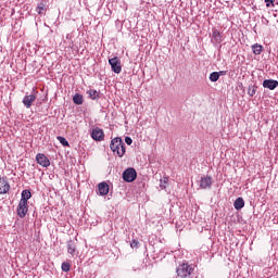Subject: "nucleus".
Instances as JSON below:
<instances>
[{
    "instance_id": "nucleus-12",
    "label": "nucleus",
    "mask_w": 278,
    "mask_h": 278,
    "mask_svg": "<svg viewBox=\"0 0 278 278\" xmlns=\"http://www.w3.org/2000/svg\"><path fill=\"white\" fill-rule=\"evenodd\" d=\"M36 101V94H29V96H25L23 98L22 103L27 108H31V105L34 104V102Z\"/></svg>"
},
{
    "instance_id": "nucleus-3",
    "label": "nucleus",
    "mask_w": 278,
    "mask_h": 278,
    "mask_svg": "<svg viewBox=\"0 0 278 278\" xmlns=\"http://www.w3.org/2000/svg\"><path fill=\"white\" fill-rule=\"evenodd\" d=\"M136 177H138V173L134 167H129L123 173V179L124 181H127V184H131V181H136Z\"/></svg>"
},
{
    "instance_id": "nucleus-22",
    "label": "nucleus",
    "mask_w": 278,
    "mask_h": 278,
    "mask_svg": "<svg viewBox=\"0 0 278 278\" xmlns=\"http://www.w3.org/2000/svg\"><path fill=\"white\" fill-rule=\"evenodd\" d=\"M56 140H59L63 147H68V140H66V138L59 136L56 137Z\"/></svg>"
},
{
    "instance_id": "nucleus-15",
    "label": "nucleus",
    "mask_w": 278,
    "mask_h": 278,
    "mask_svg": "<svg viewBox=\"0 0 278 278\" xmlns=\"http://www.w3.org/2000/svg\"><path fill=\"white\" fill-rule=\"evenodd\" d=\"M29 199H31V191L23 190L20 203H26L27 204V201H29Z\"/></svg>"
},
{
    "instance_id": "nucleus-17",
    "label": "nucleus",
    "mask_w": 278,
    "mask_h": 278,
    "mask_svg": "<svg viewBox=\"0 0 278 278\" xmlns=\"http://www.w3.org/2000/svg\"><path fill=\"white\" fill-rule=\"evenodd\" d=\"M235 210H242L244 207V199L238 198L233 203Z\"/></svg>"
},
{
    "instance_id": "nucleus-14",
    "label": "nucleus",
    "mask_w": 278,
    "mask_h": 278,
    "mask_svg": "<svg viewBox=\"0 0 278 278\" xmlns=\"http://www.w3.org/2000/svg\"><path fill=\"white\" fill-rule=\"evenodd\" d=\"M10 190V184L5 178H0V194H5Z\"/></svg>"
},
{
    "instance_id": "nucleus-10",
    "label": "nucleus",
    "mask_w": 278,
    "mask_h": 278,
    "mask_svg": "<svg viewBox=\"0 0 278 278\" xmlns=\"http://www.w3.org/2000/svg\"><path fill=\"white\" fill-rule=\"evenodd\" d=\"M67 247V253L72 256H75V253H77V242L73 240H68L66 243Z\"/></svg>"
},
{
    "instance_id": "nucleus-4",
    "label": "nucleus",
    "mask_w": 278,
    "mask_h": 278,
    "mask_svg": "<svg viewBox=\"0 0 278 278\" xmlns=\"http://www.w3.org/2000/svg\"><path fill=\"white\" fill-rule=\"evenodd\" d=\"M109 64L111 65L113 73H116L117 75L121 73V71H123L121 59H118V56L110 59Z\"/></svg>"
},
{
    "instance_id": "nucleus-1",
    "label": "nucleus",
    "mask_w": 278,
    "mask_h": 278,
    "mask_svg": "<svg viewBox=\"0 0 278 278\" xmlns=\"http://www.w3.org/2000/svg\"><path fill=\"white\" fill-rule=\"evenodd\" d=\"M110 149L113 151L114 155H117V157H123V155H125V142H123V139L119 137H115L111 140Z\"/></svg>"
},
{
    "instance_id": "nucleus-16",
    "label": "nucleus",
    "mask_w": 278,
    "mask_h": 278,
    "mask_svg": "<svg viewBox=\"0 0 278 278\" xmlns=\"http://www.w3.org/2000/svg\"><path fill=\"white\" fill-rule=\"evenodd\" d=\"M87 94L89 96V98H91L92 101H98V99H100V92L94 90V89H89L87 90Z\"/></svg>"
},
{
    "instance_id": "nucleus-6",
    "label": "nucleus",
    "mask_w": 278,
    "mask_h": 278,
    "mask_svg": "<svg viewBox=\"0 0 278 278\" xmlns=\"http://www.w3.org/2000/svg\"><path fill=\"white\" fill-rule=\"evenodd\" d=\"M91 138L97 142H101L105 138V132H103V129L97 127L92 130Z\"/></svg>"
},
{
    "instance_id": "nucleus-20",
    "label": "nucleus",
    "mask_w": 278,
    "mask_h": 278,
    "mask_svg": "<svg viewBox=\"0 0 278 278\" xmlns=\"http://www.w3.org/2000/svg\"><path fill=\"white\" fill-rule=\"evenodd\" d=\"M208 79H210V81H218V79H220V76H219L218 72H213L210 74Z\"/></svg>"
},
{
    "instance_id": "nucleus-21",
    "label": "nucleus",
    "mask_w": 278,
    "mask_h": 278,
    "mask_svg": "<svg viewBox=\"0 0 278 278\" xmlns=\"http://www.w3.org/2000/svg\"><path fill=\"white\" fill-rule=\"evenodd\" d=\"M257 92V87L256 86H250L248 89V94L249 97H255V93Z\"/></svg>"
},
{
    "instance_id": "nucleus-19",
    "label": "nucleus",
    "mask_w": 278,
    "mask_h": 278,
    "mask_svg": "<svg viewBox=\"0 0 278 278\" xmlns=\"http://www.w3.org/2000/svg\"><path fill=\"white\" fill-rule=\"evenodd\" d=\"M264 47H262V45H253L252 46V51L254 53V55H260L263 51Z\"/></svg>"
},
{
    "instance_id": "nucleus-29",
    "label": "nucleus",
    "mask_w": 278,
    "mask_h": 278,
    "mask_svg": "<svg viewBox=\"0 0 278 278\" xmlns=\"http://www.w3.org/2000/svg\"><path fill=\"white\" fill-rule=\"evenodd\" d=\"M166 181H168V178H165L164 184H166Z\"/></svg>"
},
{
    "instance_id": "nucleus-2",
    "label": "nucleus",
    "mask_w": 278,
    "mask_h": 278,
    "mask_svg": "<svg viewBox=\"0 0 278 278\" xmlns=\"http://www.w3.org/2000/svg\"><path fill=\"white\" fill-rule=\"evenodd\" d=\"M177 278H192L194 265L182 263L176 268Z\"/></svg>"
},
{
    "instance_id": "nucleus-11",
    "label": "nucleus",
    "mask_w": 278,
    "mask_h": 278,
    "mask_svg": "<svg viewBox=\"0 0 278 278\" xmlns=\"http://www.w3.org/2000/svg\"><path fill=\"white\" fill-rule=\"evenodd\" d=\"M278 87V81L275 79H265L263 81V88H267L268 90H275Z\"/></svg>"
},
{
    "instance_id": "nucleus-7",
    "label": "nucleus",
    "mask_w": 278,
    "mask_h": 278,
    "mask_svg": "<svg viewBox=\"0 0 278 278\" xmlns=\"http://www.w3.org/2000/svg\"><path fill=\"white\" fill-rule=\"evenodd\" d=\"M27 212H29L27 203L20 202L17 205V216H20V218H25V216H27Z\"/></svg>"
},
{
    "instance_id": "nucleus-25",
    "label": "nucleus",
    "mask_w": 278,
    "mask_h": 278,
    "mask_svg": "<svg viewBox=\"0 0 278 278\" xmlns=\"http://www.w3.org/2000/svg\"><path fill=\"white\" fill-rule=\"evenodd\" d=\"M45 10V3H40L37 7V13L38 14H42V11Z\"/></svg>"
},
{
    "instance_id": "nucleus-8",
    "label": "nucleus",
    "mask_w": 278,
    "mask_h": 278,
    "mask_svg": "<svg viewBox=\"0 0 278 278\" xmlns=\"http://www.w3.org/2000/svg\"><path fill=\"white\" fill-rule=\"evenodd\" d=\"M200 188H202V190H207V188H212V177L203 176L200 180Z\"/></svg>"
},
{
    "instance_id": "nucleus-27",
    "label": "nucleus",
    "mask_w": 278,
    "mask_h": 278,
    "mask_svg": "<svg viewBox=\"0 0 278 278\" xmlns=\"http://www.w3.org/2000/svg\"><path fill=\"white\" fill-rule=\"evenodd\" d=\"M125 142H126V144L130 146V144H132L134 140L131 139V137H126Z\"/></svg>"
},
{
    "instance_id": "nucleus-13",
    "label": "nucleus",
    "mask_w": 278,
    "mask_h": 278,
    "mask_svg": "<svg viewBox=\"0 0 278 278\" xmlns=\"http://www.w3.org/2000/svg\"><path fill=\"white\" fill-rule=\"evenodd\" d=\"M211 40L214 45H220V42H223V36L220 35V31H218L217 29H213Z\"/></svg>"
},
{
    "instance_id": "nucleus-28",
    "label": "nucleus",
    "mask_w": 278,
    "mask_h": 278,
    "mask_svg": "<svg viewBox=\"0 0 278 278\" xmlns=\"http://www.w3.org/2000/svg\"><path fill=\"white\" fill-rule=\"evenodd\" d=\"M219 77L223 76V75H227V71H220V72H217Z\"/></svg>"
},
{
    "instance_id": "nucleus-5",
    "label": "nucleus",
    "mask_w": 278,
    "mask_h": 278,
    "mask_svg": "<svg viewBox=\"0 0 278 278\" xmlns=\"http://www.w3.org/2000/svg\"><path fill=\"white\" fill-rule=\"evenodd\" d=\"M37 164L42 166L43 168H48V166H51V161H49V157L42 153H38L36 155Z\"/></svg>"
},
{
    "instance_id": "nucleus-18",
    "label": "nucleus",
    "mask_w": 278,
    "mask_h": 278,
    "mask_svg": "<svg viewBox=\"0 0 278 278\" xmlns=\"http://www.w3.org/2000/svg\"><path fill=\"white\" fill-rule=\"evenodd\" d=\"M73 101L76 105H83L84 104V96L79 94V93H76L74 97H73Z\"/></svg>"
},
{
    "instance_id": "nucleus-24",
    "label": "nucleus",
    "mask_w": 278,
    "mask_h": 278,
    "mask_svg": "<svg viewBox=\"0 0 278 278\" xmlns=\"http://www.w3.org/2000/svg\"><path fill=\"white\" fill-rule=\"evenodd\" d=\"M265 3H267V4H266L267 8H270V5H271V7H275V3L278 4V2L275 1V0H265Z\"/></svg>"
},
{
    "instance_id": "nucleus-23",
    "label": "nucleus",
    "mask_w": 278,
    "mask_h": 278,
    "mask_svg": "<svg viewBox=\"0 0 278 278\" xmlns=\"http://www.w3.org/2000/svg\"><path fill=\"white\" fill-rule=\"evenodd\" d=\"M63 273H68V270H71V264L70 263H62V266H61Z\"/></svg>"
},
{
    "instance_id": "nucleus-26",
    "label": "nucleus",
    "mask_w": 278,
    "mask_h": 278,
    "mask_svg": "<svg viewBox=\"0 0 278 278\" xmlns=\"http://www.w3.org/2000/svg\"><path fill=\"white\" fill-rule=\"evenodd\" d=\"M138 241L136 239H132L131 242H130V247L131 249H138Z\"/></svg>"
},
{
    "instance_id": "nucleus-9",
    "label": "nucleus",
    "mask_w": 278,
    "mask_h": 278,
    "mask_svg": "<svg viewBox=\"0 0 278 278\" xmlns=\"http://www.w3.org/2000/svg\"><path fill=\"white\" fill-rule=\"evenodd\" d=\"M98 192L101 197H105L110 192V185L108 182H100L98 185Z\"/></svg>"
}]
</instances>
